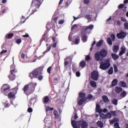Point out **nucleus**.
Returning a JSON list of instances; mask_svg holds the SVG:
<instances>
[{
    "label": "nucleus",
    "mask_w": 128,
    "mask_h": 128,
    "mask_svg": "<svg viewBox=\"0 0 128 128\" xmlns=\"http://www.w3.org/2000/svg\"><path fill=\"white\" fill-rule=\"evenodd\" d=\"M124 28H126V30H128V22H124Z\"/></svg>",
    "instance_id": "nucleus-48"
},
{
    "label": "nucleus",
    "mask_w": 128,
    "mask_h": 128,
    "mask_svg": "<svg viewBox=\"0 0 128 128\" xmlns=\"http://www.w3.org/2000/svg\"><path fill=\"white\" fill-rule=\"evenodd\" d=\"M110 38H111L112 40V42H114V40H116V36L114 35V34H112L110 36Z\"/></svg>",
    "instance_id": "nucleus-44"
},
{
    "label": "nucleus",
    "mask_w": 128,
    "mask_h": 128,
    "mask_svg": "<svg viewBox=\"0 0 128 128\" xmlns=\"http://www.w3.org/2000/svg\"><path fill=\"white\" fill-rule=\"evenodd\" d=\"M120 20H121V22H126V18H124V17H121Z\"/></svg>",
    "instance_id": "nucleus-54"
},
{
    "label": "nucleus",
    "mask_w": 128,
    "mask_h": 128,
    "mask_svg": "<svg viewBox=\"0 0 128 128\" xmlns=\"http://www.w3.org/2000/svg\"><path fill=\"white\" fill-rule=\"evenodd\" d=\"M56 44H58V42H56L53 44H51L50 46L47 47L46 48L47 49L46 50L43 52V54H44L43 56H44V54H46V52H48L50 50L52 47L54 48H56Z\"/></svg>",
    "instance_id": "nucleus-10"
},
{
    "label": "nucleus",
    "mask_w": 128,
    "mask_h": 128,
    "mask_svg": "<svg viewBox=\"0 0 128 128\" xmlns=\"http://www.w3.org/2000/svg\"><path fill=\"white\" fill-rule=\"evenodd\" d=\"M96 110L98 112H102V109H100V106L99 104H97L96 106Z\"/></svg>",
    "instance_id": "nucleus-23"
},
{
    "label": "nucleus",
    "mask_w": 128,
    "mask_h": 128,
    "mask_svg": "<svg viewBox=\"0 0 128 128\" xmlns=\"http://www.w3.org/2000/svg\"><path fill=\"white\" fill-rule=\"evenodd\" d=\"M18 87H16L14 89V92H11L8 94V98H16V94L18 92Z\"/></svg>",
    "instance_id": "nucleus-9"
},
{
    "label": "nucleus",
    "mask_w": 128,
    "mask_h": 128,
    "mask_svg": "<svg viewBox=\"0 0 128 128\" xmlns=\"http://www.w3.org/2000/svg\"><path fill=\"white\" fill-rule=\"evenodd\" d=\"M97 125L98 126H99L100 128H102V126H104V124H102V122L98 121L97 122Z\"/></svg>",
    "instance_id": "nucleus-35"
},
{
    "label": "nucleus",
    "mask_w": 128,
    "mask_h": 128,
    "mask_svg": "<svg viewBox=\"0 0 128 128\" xmlns=\"http://www.w3.org/2000/svg\"><path fill=\"white\" fill-rule=\"evenodd\" d=\"M4 106H5V108H8L10 106V104L8 102V101H6L5 102H3Z\"/></svg>",
    "instance_id": "nucleus-41"
},
{
    "label": "nucleus",
    "mask_w": 128,
    "mask_h": 128,
    "mask_svg": "<svg viewBox=\"0 0 128 128\" xmlns=\"http://www.w3.org/2000/svg\"><path fill=\"white\" fill-rule=\"evenodd\" d=\"M30 36V35L28 34H26L25 35H23L22 36V38H28Z\"/></svg>",
    "instance_id": "nucleus-61"
},
{
    "label": "nucleus",
    "mask_w": 128,
    "mask_h": 128,
    "mask_svg": "<svg viewBox=\"0 0 128 128\" xmlns=\"http://www.w3.org/2000/svg\"><path fill=\"white\" fill-rule=\"evenodd\" d=\"M86 94L84 92H80L79 94L78 102L79 106H82V104L86 102Z\"/></svg>",
    "instance_id": "nucleus-4"
},
{
    "label": "nucleus",
    "mask_w": 128,
    "mask_h": 128,
    "mask_svg": "<svg viewBox=\"0 0 128 128\" xmlns=\"http://www.w3.org/2000/svg\"><path fill=\"white\" fill-rule=\"evenodd\" d=\"M86 30H84L82 32L81 34H82V36H86Z\"/></svg>",
    "instance_id": "nucleus-51"
},
{
    "label": "nucleus",
    "mask_w": 128,
    "mask_h": 128,
    "mask_svg": "<svg viewBox=\"0 0 128 128\" xmlns=\"http://www.w3.org/2000/svg\"><path fill=\"white\" fill-rule=\"evenodd\" d=\"M126 96V91H124L121 93L120 96L121 98H124L125 96Z\"/></svg>",
    "instance_id": "nucleus-33"
},
{
    "label": "nucleus",
    "mask_w": 128,
    "mask_h": 128,
    "mask_svg": "<svg viewBox=\"0 0 128 128\" xmlns=\"http://www.w3.org/2000/svg\"><path fill=\"white\" fill-rule=\"evenodd\" d=\"M10 88V86L8 84H4L2 88V92H3V94H6L8 92H9Z\"/></svg>",
    "instance_id": "nucleus-11"
},
{
    "label": "nucleus",
    "mask_w": 128,
    "mask_h": 128,
    "mask_svg": "<svg viewBox=\"0 0 128 128\" xmlns=\"http://www.w3.org/2000/svg\"><path fill=\"white\" fill-rule=\"evenodd\" d=\"M124 4H120L118 6V8L120 10V8H122L124 7Z\"/></svg>",
    "instance_id": "nucleus-53"
},
{
    "label": "nucleus",
    "mask_w": 128,
    "mask_h": 128,
    "mask_svg": "<svg viewBox=\"0 0 128 128\" xmlns=\"http://www.w3.org/2000/svg\"><path fill=\"white\" fill-rule=\"evenodd\" d=\"M108 74H114V68L110 67L108 71Z\"/></svg>",
    "instance_id": "nucleus-29"
},
{
    "label": "nucleus",
    "mask_w": 128,
    "mask_h": 128,
    "mask_svg": "<svg viewBox=\"0 0 128 128\" xmlns=\"http://www.w3.org/2000/svg\"><path fill=\"white\" fill-rule=\"evenodd\" d=\"M100 116L103 120H106V114L102 113H100Z\"/></svg>",
    "instance_id": "nucleus-31"
},
{
    "label": "nucleus",
    "mask_w": 128,
    "mask_h": 128,
    "mask_svg": "<svg viewBox=\"0 0 128 128\" xmlns=\"http://www.w3.org/2000/svg\"><path fill=\"white\" fill-rule=\"evenodd\" d=\"M90 60V55L86 56V60Z\"/></svg>",
    "instance_id": "nucleus-56"
},
{
    "label": "nucleus",
    "mask_w": 128,
    "mask_h": 128,
    "mask_svg": "<svg viewBox=\"0 0 128 128\" xmlns=\"http://www.w3.org/2000/svg\"><path fill=\"white\" fill-rule=\"evenodd\" d=\"M110 66V60L107 59L105 60L104 62H101L100 63V68L102 70H108Z\"/></svg>",
    "instance_id": "nucleus-5"
},
{
    "label": "nucleus",
    "mask_w": 128,
    "mask_h": 128,
    "mask_svg": "<svg viewBox=\"0 0 128 128\" xmlns=\"http://www.w3.org/2000/svg\"><path fill=\"white\" fill-rule=\"evenodd\" d=\"M107 42L109 44V46H112V39H110V38H107Z\"/></svg>",
    "instance_id": "nucleus-30"
},
{
    "label": "nucleus",
    "mask_w": 128,
    "mask_h": 128,
    "mask_svg": "<svg viewBox=\"0 0 128 128\" xmlns=\"http://www.w3.org/2000/svg\"><path fill=\"white\" fill-rule=\"evenodd\" d=\"M112 56L114 60H116L120 58V56H118V55L114 53L112 54Z\"/></svg>",
    "instance_id": "nucleus-18"
},
{
    "label": "nucleus",
    "mask_w": 128,
    "mask_h": 128,
    "mask_svg": "<svg viewBox=\"0 0 128 128\" xmlns=\"http://www.w3.org/2000/svg\"><path fill=\"white\" fill-rule=\"evenodd\" d=\"M42 68H38L34 69L32 72H30L29 77L30 80L38 78V80H42V78H44V76L42 74Z\"/></svg>",
    "instance_id": "nucleus-1"
},
{
    "label": "nucleus",
    "mask_w": 128,
    "mask_h": 128,
    "mask_svg": "<svg viewBox=\"0 0 128 128\" xmlns=\"http://www.w3.org/2000/svg\"><path fill=\"white\" fill-rule=\"evenodd\" d=\"M103 42H104V40H100L96 44V46H97V48L100 46L102 44Z\"/></svg>",
    "instance_id": "nucleus-27"
},
{
    "label": "nucleus",
    "mask_w": 128,
    "mask_h": 128,
    "mask_svg": "<svg viewBox=\"0 0 128 128\" xmlns=\"http://www.w3.org/2000/svg\"><path fill=\"white\" fill-rule=\"evenodd\" d=\"M119 85L122 88H126V84L124 81L120 82Z\"/></svg>",
    "instance_id": "nucleus-28"
},
{
    "label": "nucleus",
    "mask_w": 128,
    "mask_h": 128,
    "mask_svg": "<svg viewBox=\"0 0 128 128\" xmlns=\"http://www.w3.org/2000/svg\"><path fill=\"white\" fill-rule=\"evenodd\" d=\"M52 70V66H50L49 68L47 69V72L48 74H50V71Z\"/></svg>",
    "instance_id": "nucleus-49"
},
{
    "label": "nucleus",
    "mask_w": 128,
    "mask_h": 128,
    "mask_svg": "<svg viewBox=\"0 0 128 128\" xmlns=\"http://www.w3.org/2000/svg\"><path fill=\"white\" fill-rule=\"evenodd\" d=\"M18 74V70L16 68V66L12 64L10 66V74L8 76V78L10 80H16V75Z\"/></svg>",
    "instance_id": "nucleus-3"
},
{
    "label": "nucleus",
    "mask_w": 128,
    "mask_h": 128,
    "mask_svg": "<svg viewBox=\"0 0 128 128\" xmlns=\"http://www.w3.org/2000/svg\"><path fill=\"white\" fill-rule=\"evenodd\" d=\"M112 104H114L115 106H116L118 104V100L113 99L112 100Z\"/></svg>",
    "instance_id": "nucleus-40"
},
{
    "label": "nucleus",
    "mask_w": 128,
    "mask_h": 128,
    "mask_svg": "<svg viewBox=\"0 0 128 128\" xmlns=\"http://www.w3.org/2000/svg\"><path fill=\"white\" fill-rule=\"evenodd\" d=\"M14 37V33H10L6 35V38L10 40Z\"/></svg>",
    "instance_id": "nucleus-22"
},
{
    "label": "nucleus",
    "mask_w": 128,
    "mask_h": 128,
    "mask_svg": "<svg viewBox=\"0 0 128 128\" xmlns=\"http://www.w3.org/2000/svg\"><path fill=\"white\" fill-rule=\"evenodd\" d=\"M16 42L17 44H20L22 42V39L20 38H17L16 40Z\"/></svg>",
    "instance_id": "nucleus-42"
},
{
    "label": "nucleus",
    "mask_w": 128,
    "mask_h": 128,
    "mask_svg": "<svg viewBox=\"0 0 128 128\" xmlns=\"http://www.w3.org/2000/svg\"><path fill=\"white\" fill-rule=\"evenodd\" d=\"M116 36L117 38L120 40L122 38H124L126 36V34L124 32H121L118 34Z\"/></svg>",
    "instance_id": "nucleus-12"
},
{
    "label": "nucleus",
    "mask_w": 128,
    "mask_h": 128,
    "mask_svg": "<svg viewBox=\"0 0 128 128\" xmlns=\"http://www.w3.org/2000/svg\"><path fill=\"white\" fill-rule=\"evenodd\" d=\"M85 18L87 20H90V18H92V17L90 16V14H88L85 16Z\"/></svg>",
    "instance_id": "nucleus-45"
},
{
    "label": "nucleus",
    "mask_w": 128,
    "mask_h": 128,
    "mask_svg": "<svg viewBox=\"0 0 128 128\" xmlns=\"http://www.w3.org/2000/svg\"><path fill=\"white\" fill-rule=\"evenodd\" d=\"M72 71L74 72H76V64H72Z\"/></svg>",
    "instance_id": "nucleus-37"
},
{
    "label": "nucleus",
    "mask_w": 128,
    "mask_h": 128,
    "mask_svg": "<svg viewBox=\"0 0 128 128\" xmlns=\"http://www.w3.org/2000/svg\"><path fill=\"white\" fill-rule=\"evenodd\" d=\"M46 38V34H44L42 36V38H41V40L42 42L44 40H45Z\"/></svg>",
    "instance_id": "nucleus-46"
},
{
    "label": "nucleus",
    "mask_w": 128,
    "mask_h": 128,
    "mask_svg": "<svg viewBox=\"0 0 128 128\" xmlns=\"http://www.w3.org/2000/svg\"><path fill=\"white\" fill-rule=\"evenodd\" d=\"M94 28V25L90 24L88 26H84L83 28L84 30H92Z\"/></svg>",
    "instance_id": "nucleus-17"
},
{
    "label": "nucleus",
    "mask_w": 128,
    "mask_h": 128,
    "mask_svg": "<svg viewBox=\"0 0 128 128\" xmlns=\"http://www.w3.org/2000/svg\"><path fill=\"white\" fill-rule=\"evenodd\" d=\"M43 1L44 0H33L32 2V6H34L36 8H38Z\"/></svg>",
    "instance_id": "nucleus-7"
},
{
    "label": "nucleus",
    "mask_w": 128,
    "mask_h": 128,
    "mask_svg": "<svg viewBox=\"0 0 128 128\" xmlns=\"http://www.w3.org/2000/svg\"><path fill=\"white\" fill-rule=\"evenodd\" d=\"M36 86V84H32V83H30L29 84H28L26 85H25L23 90L26 94H28V90L29 88H32V90L33 92L34 90V86Z\"/></svg>",
    "instance_id": "nucleus-6"
},
{
    "label": "nucleus",
    "mask_w": 128,
    "mask_h": 128,
    "mask_svg": "<svg viewBox=\"0 0 128 128\" xmlns=\"http://www.w3.org/2000/svg\"><path fill=\"white\" fill-rule=\"evenodd\" d=\"M44 102H48L50 101V98L47 96L44 97Z\"/></svg>",
    "instance_id": "nucleus-39"
},
{
    "label": "nucleus",
    "mask_w": 128,
    "mask_h": 128,
    "mask_svg": "<svg viewBox=\"0 0 128 128\" xmlns=\"http://www.w3.org/2000/svg\"><path fill=\"white\" fill-rule=\"evenodd\" d=\"M106 118H112V113L110 112H108L106 114Z\"/></svg>",
    "instance_id": "nucleus-32"
},
{
    "label": "nucleus",
    "mask_w": 128,
    "mask_h": 128,
    "mask_svg": "<svg viewBox=\"0 0 128 128\" xmlns=\"http://www.w3.org/2000/svg\"><path fill=\"white\" fill-rule=\"evenodd\" d=\"M108 56V50L106 49H102L100 52H96L94 54V58L96 62L100 60V58H106Z\"/></svg>",
    "instance_id": "nucleus-2"
},
{
    "label": "nucleus",
    "mask_w": 128,
    "mask_h": 128,
    "mask_svg": "<svg viewBox=\"0 0 128 128\" xmlns=\"http://www.w3.org/2000/svg\"><path fill=\"white\" fill-rule=\"evenodd\" d=\"M114 126L115 128H120V124H118V122L115 123L114 124Z\"/></svg>",
    "instance_id": "nucleus-50"
},
{
    "label": "nucleus",
    "mask_w": 128,
    "mask_h": 128,
    "mask_svg": "<svg viewBox=\"0 0 128 128\" xmlns=\"http://www.w3.org/2000/svg\"><path fill=\"white\" fill-rule=\"evenodd\" d=\"M45 108H46V112L47 114H48V112H50V110H54V108H50L48 106H45Z\"/></svg>",
    "instance_id": "nucleus-20"
},
{
    "label": "nucleus",
    "mask_w": 128,
    "mask_h": 128,
    "mask_svg": "<svg viewBox=\"0 0 128 128\" xmlns=\"http://www.w3.org/2000/svg\"><path fill=\"white\" fill-rule=\"evenodd\" d=\"M76 28H78V24H76L73 25V26L71 28L72 30H74Z\"/></svg>",
    "instance_id": "nucleus-52"
},
{
    "label": "nucleus",
    "mask_w": 128,
    "mask_h": 128,
    "mask_svg": "<svg viewBox=\"0 0 128 128\" xmlns=\"http://www.w3.org/2000/svg\"><path fill=\"white\" fill-rule=\"evenodd\" d=\"M115 92L116 94H120L122 92V88L120 86H116L115 88Z\"/></svg>",
    "instance_id": "nucleus-15"
},
{
    "label": "nucleus",
    "mask_w": 128,
    "mask_h": 128,
    "mask_svg": "<svg viewBox=\"0 0 128 128\" xmlns=\"http://www.w3.org/2000/svg\"><path fill=\"white\" fill-rule=\"evenodd\" d=\"M126 52V48L124 47L121 48V50L119 53V56H120L123 55Z\"/></svg>",
    "instance_id": "nucleus-21"
},
{
    "label": "nucleus",
    "mask_w": 128,
    "mask_h": 128,
    "mask_svg": "<svg viewBox=\"0 0 128 128\" xmlns=\"http://www.w3.org/2000/svg\"><path fill=\"white\" fill-rule=\"evenodd\" d=\"M113 52L116 53L117 52H118L120 50V46H114L112 48Z\"/></svg>",
    "instance_id": "nucleus-19"
},
{
    "label": "nucleus",
    "mask_w": 128,
    "mask_h": 128,
    "mask_svg": "<svg viewBox=\"0 0 128 128\" xmlns=\"http://www.w3.org/2000/svg\"><path fill=\"white\" fill-rule=\"evenodd\" d=\"M80 38H76L74 41L75 44H80Z\"/></svg>",
    "instance_id": "nucleus-38"
},
{
    "label": "nucleus",
    "mask_w": 128,
    "mask_h": 128,
    "mask_svg": "<svg viewBox=\"0 0 128 128\" xmlns=\"http://www.w3.org/2000/svg\"><path fill=\"white\" fill-rule=\"evenodd\" d=\"M80 66L82 68H86V60H82L80 62Z\"/></svg>",
    "instance_id": "nucleus-13"
},
{
    "label": "nucleus",
    "mask_w": 128,
    "mask_h": 128,
    "mask_svg": "<svg viewBox=\"0 0 128 128\" xmlns=\"http://www.w3.org/2000/svg\"><path fill=\"white\" fill-rule=\"evenodd\" d=\"M82 40L83 42H88V36L83 35L82 37Z\"/></svg>",
    "instance_id": "nucleus-25"
},
{
    "label": "nucleus",
    "mask_w": 128,
    "mask_h": 128,
    "mask_svg": "<svg viewBox=\"0 0 128 128\" xmlns=\"http://www.w3.org/2000/svg\"><path fill=\"white\" fill-rule=\"evenodd\" d=\"M118 84V81L116 80H113L112 82V86H116Z\"/></svg>",
    "instance_id": "nucleus-43"
},
{
    "label": "nucleus",
    "mask_w": 128,
    "mask_h": 128,
    "mask_svg": "<svg viewBox=\"0 0 128 128\" xmlns=\"http://www.w3.org/2000/svg\"><path fill=\"white\" fill-rule=\"evenodd\" d=\"M45 124H50V116L47 115L44 120Z\"/></svg>",
    "instance_id": "nucleus-14"
},
{
    "label": "nucleus",
    "mask_w": 128,
    "mask_h": 128,
    "mask_svg": "<svg viewBox=\"0 0 128 128\" xmlns=\"http://www.w3.org/2000/svg\"><path fill=\"white\" fill-rule=\"evenodd\" d=\"M114 72H118V66L116 65L114 66Z\"/></svg>",
    "instance_id": "nucleus-47"
},
{
    "label": "nucleus",
    "mask_w": 128,
    "mask_h": 128,
    "mask_svg": "<svg viewBox=\"0 0 128 128\" xmlns=\"http://www.w3.org/2000/svg\"><path fill=\"white\" fill-rule=\"evenodd\" d=\"M54 114L56 118H58V111L54 110Z\"/></svg>",
    "instance_id": "nucleus-34"
},
{
    "label": "nucleus",
    "mask_w": 128,
    "mask_h": 128,
    "mask_svg": "<svg viewBox=\"0 0 128 128\" xmlns=\"http://www.w3.org/2000/svg\"><path fill=\"white\" fill-rule=\"evenodd\" d=\"M28 112H32V108H28Z\"/></svg>",
    "instance_id": "nucleus-64"
},
{
    "label": "nucleus",
    "mask_w": 128,
    "mask_h": 128,
    "mask_svg": "<svg viewBox=\"0 0 128 128\" xmlns=\"http://www.w3.org/2000/svg\"><path fill=\"white\" fill-rule=\"evenodd\" d=\"M108 110H114V107L112 106H108Z\"/></svg>",
    "instance_id": "nucleus-62"
},
{
    "label": "nucleus",
    "mask_w": 128,
    "mask_h": 128,
    "mask_svg": "<svg viewBox=\"0 0 128 128\" xmlns=\"http://www.w3.org/2000/svg\"><path fill=\"white\" fill-rule=\"evenodd\" d=\"M68 62L65 60L64 62V66L66 68V66H68Z\"/></svg>",
    "instance_id": "nucleus-59"
},
{
    "label": "nucleus",
    "mask_w": 128,
    "mask_h": 128,
    "mask_svg": "<svg viewBox=\"0 0 128 128\" xmlns=\"http://www.w3.org/2000/svg\"><path fill=\"white\" fill-rule=\"evenodd\" d=\"M6 52H8V50H2L0 54H6Z\"/></svg>",
    "instance_id": "nucleus-57"
},
{
    "label": "nucleus",
    "mask_w": 128,
    "mask_h": 128,
    "mask_svg": "<svg viewBox=\"0 0 128 128\" xmlns=\"http://www.w3.org/2000/svg\"><path fill=\"white\" fill-rule=\"evenodd\" d=\"M84 4H90V0H84Z\"/></svg>",
    "instance_id": "nucleus-58"
},
{
    "label": "nucleus",
    "mask_w": 128,
    "mask_h": 128,
    "mask_svg": "<svg viewBox=\"0 0 128 128\" xmlns=\"http://www.w3.org/2000/svg\"><path fill=\"white\" fill-rule=\"evenodd\" d=\"M120 122V119L114 118L113 119L110 120V124H114V122Z\"/></svg>",
    "instance_id": "nucleus-16"
},
{
    "label": "nucleus",
    "mask_w": 128,
    "mask_h": 128,
    "mask_svg": "<svg viewBox=\"0 0 128 128\" xmlns=\"http://www.w3.org/2000/svg\"><path fill=\"white\" fill-rule=\"evenodd\" d=\"M90 78L94 80H98V72L96 70H93L91 73Z\"/></svg>",
    "instance_id": "nucleus-8"
},
{
    "label": "nucleus",
    "mask_w": 128,
    "mask_h": 128,
    "mask_svg": "<svg viewBox=\"0 0 128 128\" xmlns=\"http://www.w3.org/2000/svg\"><path fill=\"white\" fill-rule=\"evenodd\" d=\"M110 112L111 113L112 116H116V111H110Z\"/></svg>",
    "instance_id": "nucleus-36"
},
{
    "label": "nucleus",
    "mask_w": 128,
    "mask_h": 128,
    "mask_svg": "<svg viewBox=\"0 0 128 128\" xmlns=\"http://www.w3.org/2000/svg\"><path fill=\"white\" fill-rule=\"evenodd\" d=\"M76 76H80V72H76Z\"/></svg>",
    "instance_id": "nucleus-63"
},
{
    "label": "nucleus",
    "mask_w": 128,
    "mask_h": 128,
    "mask_svg": "<svg viewBox=\"0 0 128 128\" xmlns=\"http://www.w3.org/2000/svg\"><path fill=\"white\" fill-rule=\"evenodd\" d=\"M116 22L118 26H120V25L122 24V23L120 22V20H116Z\"/></svg>",
    "instance_id": "nucleus-55"
},
{
    "label": "nucleus",
    "mask_w": 128,
    "mask_h": 128,
    "mask_svg": "<svg viewBox=\"0 0 128 128\" xmlns=\"http://www.w3.org/2000/svg\"><path fill=\"white\" fill-rule=\"evenodd\" d=\"M88 100H92V95L89 94L88 96Z\"/></svg>",
    "instance_id": "nucleus-60"
},
{
    "label": "nucleus",
    "mask_w": 128,
    "mask_h": 128,
    "mask_svg": "<svg viewBox=\"0 0 128 128\" xmlns=\"http://www.w3.org/2000/svg\"><path fill=\"white\" fill-rule=\"evenodd\" d=\"M90 85L91 86H92V88L96 87V83L94 80L90 81Z\"/></svg>",
    "instance_id": "nucleus-26"
},
{
    "label": "nucleus",
    "mask_w": 128,
    "mask_h": 128,
    "mask_svg": "<svg viewBox=\"0 0 128 128\" xmlns=\"http://www.w3.org/2000/svg\"><path fill=\"white\" fill-rule=\"evenodd\" d=\"M102 98L103 99V100H104V102H110V100H108V96H102Z\"/></svg>",
    "instance_id": "nucleus-24"
}]
</instances>
